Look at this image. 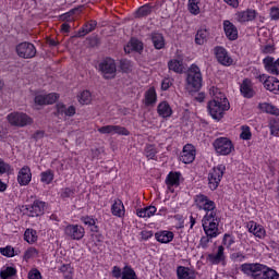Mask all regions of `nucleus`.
Masks as SVG:
<instances>
[{"label": "nucleus", "mask_w": 279, "mask_h": 279, "mask_svg": "<svg viewBox=\"0 0 279 279\" xmlns=\"http://www.w3.org/2000/svg\"><path fill=\"white\" fill-rule=\"evenodd\" d=\"M209 95H211L213 99L207 105L208 112L216 121H221L223 114L230 110V101H228L226 94L217 87H211Z\"/></svg>", "instance_id": "nucleus-1"}, {"label": "nucleus", "mask_w": 279, "mask_h": 279, "mask_svg": "<svg viewBox=\"0 0 279 279\" xmlns=\"http://www.w3.org/2000/svg\"><path fill=\"white\" fill-rule=\"evenodd\" d=\"M194 202L198 210H204L205 215L202 219V225H219L221 218H219V210H217V205L204 194H198L195 196Z\"/></svg>", "instance_id": "nucleus-2"}, {"label": "nucleus", "mask_w": 279, "mask_h": 279, "mask_svg": "<svg viewBox=\"0 0 279 279\" xmlns=\"http://www.w3.org/2000/svg\"><path fill=\"white\" fill-rule=\"evenodd\" d=\"M202 71L199 66L192 64L189 72H187V88L190 90H199L202 88Z\"/></svg>", "instance_id": "nucleus-3"}, {"label": "nucleus", "mask_w": 279, "mask_h": 279, "mask_svg": "<svg viewBox=\"0 0 279 279\" xmlns=\"http://www.w3.org/2000/svg\"><path fill=\"white\" fill-rule=\"evenodd\" d=\"M203 230L206 235L201 238L198 247L202 250H208V245H210L211 239H217L219 236V225H202Z\"/></svg>", "instance_id": "nucleus-4"}, {"label": "nucleus", "mask_w": 279, "mask_h": 279, "mask_svg": "<svg viewBox=\"0 0 279 279\" xmlns=\"http://www.w3.org/2000/svg\"><path fill=\"white\" fill-rule=\"evenodd\" d=\"M223 173H226V166L223 165H218L209 171L208 186L211 191H217L219 182H221V178H223Z\"/></svg>", "instance_id": "nucleus-5"}, {"label": "nucleus", "mask_w": 279, "mask_h": 279, "mask_svg": "<svg viewBox=\"0 0 279 279\" xmlns=\"http://www.w3.org/2000/svg\"><path fill=\"white\" fill-rule=\"evenodd\" d=\"M98 69L105 80L117 77V63L112 59H105L98 64Z\"/></svg>", "instance_id": "nucleus-6"}, {"label": "nucleus", "mask_w": 279, "mask_h": 279, "mask_svg": "<svg viewBox=\"0 0 279 279\" xmlns=\"http://www.w3.org/2000/svg\"><path fill=\"white\" fill-rule=\"evenodd\" d=\"M215 150L220 156H230L234 151V144L228 137H219L214 142Z\"/></svg>", "instance_id": "nucleus-7"}, {"label": "nucleus", "mask_w": 279, "mask_h": 279, "mask_svg": "<svg viewBox=\"0 0 279 279\" xmlns=\"http://www.w3.org/2000/svg\"><path fill=\"white\" fill-rule=\"evenodd\" d=\"M8 121L10 125L15 128H25L26 125H32L34 120L23 112H12L8 116Z\"/></svg>", "instance_id": "nucleus-8"}, {"label": "nucleus", "mask_w": 279, "mask_h": 279, "mask_svg": "<svg viewBox=\"0 0 279 279\" xmlns=\"http://www.w3.org/2000/svg\"><path fill=\"white\" fill-rule=\"evenodd\" d=\"M16 53L20 58H24V60H29L32 58H36V47L32 43H21L16 46Z\"/></svg>", "instance_id": "nucleus-9"}, {"label": "nucleus", "mask_w": 279, "mask_h": 279, "mask_svg": "<svg viewBox=\"0 0 279 279\" xmlns=\"http://www.w3.org/2000/svg\"><path fill=\"white\" fill-rule=\"evenodd\" d=\"M265 267L266 266L262 264H243L241 266V271L246 276H251L253 279H260L265 271Z\"/></svg>", "instance_id": "nucleus-10"}, {"label": "nucleus", "mask_w": 279, "mask_h": 279, "mask_svg": "<svg viewBox=\"0 0 279 279\" xmlns=\"http://www.w3.org/2000/svg\"><path fill=\"white\" fill-rule=\"evenodd\" d=\"M84 233L85 231L80 225H69L64 229V234L70 239H73V241H80L81 239H84Z\"/></svg>", "instance_id": "nucleus-11"}, {"label": "nucleus", "mask_w": 279, "mask_h": 279, "mask_svg": "<svg viewBox=\"0 0 279 279\" xmlns=\"http://www.w3.org/2000/svg\"><path fill=\"white\" fill-rule=\"evenodd\" d=\"M25 210H27L28 217H41L45 215V202L34 201L32 205H26Z\"/></svg>", "instance_id": "nucleus-12"}, {"label": "nucleus", "mask_w": 279, "mask_h": 279, "mask_svg": "<svg viewBox=\"0 0 279 279\" xmlns=\"http://www.w3.org/2000/svg\"><path fill=\"white\" fill-rule=\"evenodd\" d=\"M195 146H193L192 144H186L183 147L182 154L180 156V160L181 162H184V165H191V162H193L195 160Z\"/></svg>", "instance_id": "nucleus-13"}, {"label": "nucleus", "mask_w": 279, "mask_h": 279, "mask_svg": "<svg viewBox=\"0 0 279 279\" xmlns=\"http://www.w3.org/2000/svg\"><path fill=\"white\" fill-rule=\"evenodd\" d=\"M214 51L218 62L223 66H231L232 62H234L223 47L218 46L214 49Z\"/></svg>", "instance_id": "nucleus-14"}, {"label": "nucleus", "mask_w": 279, "mask_h": 279, "mask_svg": "<svg viewBox=\"0 0 279 279\" xmlns=\"http://www.w3.org/2000/svg\"><path fill=\"white\" fill-rule=\"evenodd\" d=\"M32 182V169L24 166L17 173V183L20 186H27Z\"/></svg>", "instance_id": "nucleus-15"}, {"label": "nucleus", "mask_w": 279, "mask_h": 279, "mask_svg": "<svg viewBox=\"0 0 279 279\" xmlns=\"http://www.w3.org/2000/svg\"><path fill=\"white\" fill-rule=\"evenodd\" d=\"M222 25L225 34L229 40H236V38H239V29L232 22L225 20Z\"/></svg>", "instance_id": "nucleus-16"}, {"label": "nucleus", "mask_w": 279, "mask_h": 279, "mask_svg": "<svg viewBox=\"0 0 279 279\" xmlns=\"http://www.w3.org/2000/svg\"><path fill=\"white\" fill-rule=\"evenodd\" d=\"M240 90L243 97H246L247 99H251V97H254V95H256V92H254V85L252 84V81L250 78H245L242 82Z\"/></svg>", "instance_id": "nucleus-17"}, {"label": "nucleus", "mask_w": 279, "mask_h": 279, "mask_svg": "<svg viewBox=\"0 0 279 279\" xmlns=\"http://www.w3.org/2000/svg\"><path fill=\"white\" fill-rule=\"evenodd\" d=\"M255 19L256 11L254 10L240 11L235 13V21H238V23H247L250 21H254Z\"/></svg>", "instance_id": "nucleus-18"}, {"label": "nucleus", "mask_w": 279, "mask_h": 279, "mask_svg": "<svg viewBox=\"0 0 279 279\" xmlns=\"http://www.w3.org/2000/svg\"><path fill=\"white\" fill-rule=\"evenodd\" d=\"M223 245L218 246V251L216 254H208L207 260L211 263V265H219V263H222V260H226V254Z\"/></svg>", "instance_id": "nucleus-19"}, {"label": "nucleus", "mask_w": 279, "mask_h": 279, "mask_svg": "<svg viewBox=\"0 0 279 279\" xmlns=\"http://www.w3.org/2000/svg\"><path fill=\"white\" fill-rule=\"evenodd\" d=\"M248 231L254 234V236H257V239H265V235L267 234L265 231V228L254 221H250L247 223Z\"/></svg>", "instance_id": "nucleus-20"}, {"label": "nucleus", "mask_w": 279, "mask_h": 279, "mask_svg": "<svg viewBox=\"0 0 279 279\" xmlns=\"http://www.w3.org/2000/svg\"><path fill=\"white\" fill-rule=\"evenodd\" d=\"M177 277L178 279H195L196 274H195V270L189 267L179 266L177 268Z\"/></svg>", "instance_id": "nucleus-21"}, {"label": "nucleus", "mask_w": 279, "mask_h": 279, "mask_svg": "<svg viewBox=\"0 0 279 279\" xmlns=\"http://www.w3.org/2000/svg\"><path fill=\"white\" fill-rule=\"evenodd\" d=\"M144 104L145 106H156L158 101V95L156 94V88L150 87L144 94Z\"/></svg>", "instance_id": "nucleus-22"}, {"label": "nucleus", "mask_w": 279, "mask_h": 279, "mask_svg": "<svg viewBox=\"0 0 279 279\" xmlns=\"http://www.w3.org/2000/svg\"><path fill=\"white\" fill-rule=\"evenodd\" d=\"M264 87L266 90H270V93H275V95H279V81L275 77H268L264 82Z\"/></svg>", "instance_id": "nucleus-23"}, {"label": "nucleus", "mask_w": 279, "mask_h": 279, "mask_svg": "<svg viewBox=\"0 0 279 279\" xmlns=\"http://www.w3.org/2000/svg\"><path fill=\"white\" fill-rule=\"evenodd\" d=\"M157 112L159 117H162L163 119H167V117H171L173 114V110H171V106H169V102L162 101L157 107Z\"/></svg>", "instance_id": "nucleus-24"}, {"label": "nucleus", "mask_w": 279, "mask_h": 279, "mask_svg": "<svg viewBox=\"0 0 279 279\" xmlns=\"http://www.w3.org/2000/svg\"><path fill=\"white\" fill-rule=\"evenodd\" d=\"M97 27V21H89L87 22L78 32L77 36L78 38H84L87 34H90V32H95V28Z\"/></svg>", "instance_id": "nucleus-25"}, {"label": "nucleus", "mask_w": 279, "mask_h": 279, "mask_svg": "<svg viewBox=\"0 0 279 279\" xmlns=\"http://www.w3.org/2000/svg\"><path fill=\"white\" fill-rule=\"evenodd\" d=\"M111 213L114 217H123L125 215V206H123V202L121 199L114 201Z\"/></svg>", "instance_id": "nucleus-26"}, {"label": "nucleus", "mask_w": 279, "mask_h": 279, "mask_svg": "<svg viewBox=\"0 0 279 279\" xmlns=\"http://www.w3.org/2000/svg\"><path fill=\"white\" fill-rule=\"evenodd\" d=\"M258 108L260 109L262 112H267V114H275V117H279L278 107L271 104L262 102L258 105Z\"/></svg>", "instance_id": "nucleus-27"}, {"label": "nucleus", "mask_w": 279, "mask_h": 279, "mask_svg": "<svg viewBox=\"0 0 279 279\" xmlns=\"http://www.w3.org/2000/svg\"><path fill=\"white\" fill-rule=\"evenodd\" d=\"M155 236L159 243H171L173 241V232L171 231H161L156 233Z\"/></svg>", "instance_id": "nucleus-28"}, {"label": "nucleus", "mask_w": 279, "mask_h": 279, "mask_svg": "<svg viewBox=\"0 0 279 279\" xmlns=\"http://www.w3.org/2000/svg\"><path fill=\"white\" fill-rule=\"evenodd\" d=\"M167 186L171 190V186H180V173L170 172L166 180Z\"/></svg>", "instance_id": "nucleus-29"}, {"label": "nucleus", "mask_w": 279, "mask_h": 279, "mask_svg": "<svg viewBox=\"0 0 279 279\" xmlns=\"http://www.w3.org/2000/svg\"><path fill=\"white\" fill-rule=\"evenodd\" d=\"M136 215L143 219L154 217V215H156V207L148 206L142 209H137Z\"/></svg>", "instance_id": "nucleus-30"}, {"label": "nucleus", "mask_w": 279, "mask_h": 279, "mask_svg": "<svg viewBox=\"0 0 279 279\" xmlns=\"http://www.w3.org/2000/svg\"><path fill=\"white\" fill-rule=\"evenodd\" d=\"M77 100L81 106H88L93 101V94L89 90H83L77 95Z\"/></svg>", "instance_id": "nucleus-31"}, {"label": "nucleus", "mask_w": 279, "mask_h": 279, "mask_svg": "<svg viewBox=\"0 0 279 279\" xmlns=\"http://www.w3.org/2000/svg\"><path fill=\"white\" fill-rule=\"evenodd\" d=\"M153 45L155 49H163L165 48V37L160 33H155L151 36Z\"/></svg>", "instance_id": "nucleus-32"}, {"label": "nucleus", "mask_w": 279, "mask_h": 279, "mask_svg": "<svg viewBox=\"0 0 279 279\" xmlns=\"http://www.w3.org/2000/svg\"><path fill=\"white\" fill-rule=\"evenodd\" d=\"M168 69L173 71L174 73H183L184 66L182 65V61L172 59L168 63Z\"/></svg>", "instance_id": "nucleus-33"}, {"label": "nucleus", "mask_w": 279, "mask_h": 279, "mask_svg": "<svg viewBox=\"0 0 279 279\" xmlns=\"http://www.w3.org/2000/svg\"><path fill=\"white\" fill-rule=\"evenodd\" d=\"M24 241L31 244L36 243L38 241V232L34 229H26L24 232Z\"/></svg>", "instance_id": "nucleus-34"}, {"label": "nucleus", "mask_w": 279, "mask_h": 279, "mask_svg": "<svg viewBox=\"0 0 279 279\" xmlns=\"http://www.w3.org/2000/svg\"><path fill=\"white\" fill-rule=\"evenodd\" d=\"M54 173L53 170L48 169L40 173V182L44 184H51L53 182Z\"/></svg>", "instance_id": "nucleus-35"}, {"label": "nucleus", "mask_w": 279, "mask_h": 279, "mask_svg": "<svg viewBox=\"0 0 279 279\" xmlns=\"http://www.w3.org/2000/svg\"><path fill=\"white\" fill-rule=\"evenodd\" d=\"M208 40V31L207 29H199L195 36L196 45H204Z\"/></svg>", "instance_id": "nucleus-36"}, {"label": "nucleus", "mask_w": 279, "mask_h": 279, "mask_svg": "<svg viewBox=\"0 0 279 279\" xmlns=\"http://www.w3.org/2000/svg\"><path fill=\"white\" fill-rule=\"evenodd\" d=\"M260 279H279V274L278 271L266 266Z\"/></svg>", "instance_id": "nucleus-37"}, {"label": "nucleus", "mask_w": 279, "mask_h": 279, "mask_svg": "<svg viewBox=\"0 0 279 279\" xmlns=\"http://www.w3.org/2000/svg\"><path fill=\"white\" fill-rule=\"evenodd\" d=\"M149 14H151V8L149 7V4H145L143 7H141L136 12H135V16L137 19H141L143 16H149Z\"/></svg>", "instance_id": "nucleus-38"}, {"label": "nucleus", "mask_w": 279, "mask_h": 279, "mask_svg": "<svg viewBox=\"0 0 279 279\" xmlns=\"http://www.w3.org/2000/svg\"><path fill=\"white\" fill-rule=\"evenodd\" d=\"M81 221H83L85 226H89L92 228V232H98L99 228L95 226L96 222L93 219V217H89V216L82 217Z\"/></svg>", "instance_id": "nucleus-39"}, {"label": "nucleus", "mask_w": 279, "mask_h": 279, "mask_svg": "<svg viewBox=\"0 0 279 279\" xmlns=\"http://www.w3.org/2000/svg\"><path fill=\"white\" fill-rule=\"evenodd\" d=\"M158 154V150H156V146L154 145H147L145 148V156L148 158V160H154L156 158V155Z\"/></svg>", "instance_id": "nucleus-40"}, {"label": "nucleus", "mask_w": 279, "mask_h": 279, "mask_svg": "<svg viewBox=\"0 0 279 279\" xmlns=\"http://www.w3.org/2000/svg\"><path fill=\"white\" fill-rule=\"evenodd\" d=\"M270 134L278 136L279 134V119H270L269 121Z\"/></svg>", "instance_id": "nucleus-41"}, {"label": "nucleus", "mask_w": 279, "mask_h": 279, "mask_svg": "<svg viewBox=\"0 0 279 279\" xmlns=\"http://www.w3.org/2000/svg\"><path fill=\"white\" fill-rule=\"evenodd\" d=\"M16 276V269L14 267H7L4 270L0 271V278L8 279Z\"/></svg>", "instance_id": "nucleus-42"}, {"label": "nucleus", "mask_w": 279, "mask_h": 279, "mask_svg": "<svg viewBox=\"0 0 279 279\" xmlns=\"http://www.w3.org/2000/svg\"><path fill=\"white\" fill-rule=\"evenodd\" d=\"M189 11L191 12V14H199V0H190Z\"/></svg>", "instance_id": "nucleus-43"}, {"label": "nucleus", "mask_w": 279, "mask_h": 279, "mask_svg": "<svg viewBox=\"0 0 279 279\" xmlns=\"http://www.w3.org/2000/svg\"><path fill=\"white\" fill-rule=\"evenodd\" d=\"M12 171H13L12 166H10V163L3 161L0 158V175H3V173H10Z\"/></svg>", "instance_id": "nucleus-44"}, {"label": "nucleus", "mask_w": 279, "mask_h": 279, "mask_svg": "<svg viewBox=\"0 0 279 279\" xmlns=\"http://www.w3.org/2000/svg\"><path fill=\"white\" fill-rule=\"evenodd\" d=\"M0 254H2V256H8L9 258H12V256H14V247L12 246L1 247Z\"/></svg>", "instance_id": "nucleus-45"}, {"label": "nucleus", "mask_w": 279, "mask_h": 279, "mask_svg": "<svg viewBox=\"0 0 279 279\" xmlns=\"http://www.w3.org/2000/svg\"><path fill=\"white\" fill-rule=\"evenodd\" d=\"M242 141H250L252 138V132L250 131V126H243L242 133L240 134Z\"/></svg>", "instance_id": "nucleus-46"}, {"label": "nucleus", "mask_w": 279, "mask_h": 279, "mask_svg": "<svg viewBox=\"0 0 279 279\" xmlns=\"http://www.w3.org/2000/svg\"><path fill=\"white\" fill-rule=\"evenodd\" d=\"M60 96H58V94L56 93H51L46 95V106L51 105V104H56V101H58V98Z\"/></svg>", "instance_id": "nucleus-47"}, {"label": "nucleus", "mask_w": 279, "mask_h": 279, "mask_svg": "<svg viewBox=\"0 0 279 279\" xmlns=\"http://www.w3.org/2000/svg\"><path fill=\"white\" fill-rule=\"evenodd\" d=\"M222 243L226 245V247H232V245H234V238H232L230 234H225Z\"/></svg>", "instance_id": "nucleus-48"}, {"label": "nucleus", "mask_w": 279, "mask_h": 279, "mask_svg": "<svg viewBox=\"0 0 279 279\" xmlns=\"http://www.w3.org/2000/svg\"><path fill=\"white\" fill-rule=\"evenodd\" d=\"M34 256H38V251L34 247H29L24 254V258L26 260H29V258H34Z\"/></svg>", "instance_id": "nucleus-49"}, {"label": "nucleus", "mask_w": 279, "mask_h": 279, "mask_svg": "<svg viewBox=\"0 0 279 279\" xmlns=\"http://www.w3.org/2000/svg\"><path fill=\"white\" fill-rule=\"evenodd\" d=\"M131 47L134 51H143V43H141L138 39H132Z\"/></svg>", "instance_id": "nucleus-50"}, {"label": "nucleus", "mask_w": 279, "mask_h": 279, "mask_svg": "<svg viewBox=\"0 0 279 279\" xmlns=\"http://www.w3.org/2000/svg\"><path fill=\"white\" fill-rule=\"evenodd\" d=\"M74 194H75V191L72 190V189H70V187H65V189H63V190L61 191V197H62L63 199H66V198H69V197H72V195H74Z\"/></svg>", "instance_id": "nucleus-51"}, {"label": "nucleus", "mask_w": 279, "mask_h": 279, "mask_svg": "<svg viewBox=\"0 0 279 279\" xmlns=\"http://www.w3.org/2000/svg\"><path fill=\"white\" fill-rule=\"evenodd\" d=\"M28 279H43V275L38 269H32L28 272Z\"/></svg>", "instance_id": "nucleus-52"}, {"label": "nucleus", "mask_w": 279, "mask_h": 279, "mask_svg": "<svg viewBox=\"0 0 279 279\" xmlns=\"http://www.w3.org/2000/svg\"><path fill=\"white\" fill-rule=\"evenodd\" d=\"M171 86H173V78H163V81L161 83V88L163 90H169V88H171Z\"/></svg>", "instance_id": "nucleus-53"}, {"label": "nucleus", "mask_w": 279, "mask_h": 279, "mask_svg": "<svg viewBox=\"0 0 279 279\" xmlns=\"http://www.w3.org/2000/svg\"><path fill=\"white\" fill-rule=\"evenodd\" d=\"M116 134H119L120 136H130L129 130L121 125H117Z\"/></svg>", "instance_id": "nucleus-54"}, {"label": "nucleus", "mask_w": 279, "mask_h": 279, "mask_svg": "<svg viewBox=\"0 0 279 279\" xmlns=\"http://www.w3.org/2000/svg\"><path fill=\"white\" fill-rule=\"evenodd\" d=\"M35 104H37V106H47L46 95H37L35 97Z\"/></svg>", "instance_id": "nucleus-55"}, {"label": "nucleus", "mask_w": 279, "mask_h": 279, "mask_svg": "<svg viewBox=\"0 0 279 279\" xmlns=\"http://www.w3.org/2000/svg\"><path fill=\"white\" fill-rule=\"evenodd\" d=\"M232 260H234V263H242L245 259V255H243V253L238 252V253H233L231 255Z\"/></svg>", "instance_id": "nucleus-56"}, {"label": "nucleus", "mask_w": 279, "mask_h": 279, "mask_svg": "<svg viewBox=\"0 0 279 279\" xmlns=\"http://www.w3.org/2000/svg\"><path fill=\"white\" fill-rule=\"evenodd\" d=\"M270 19L271 21H279V8L272 7L270 9Z\"/></svg>", "instance_id": "nucleus-57"}, {"label": "nucleus", "mask_w": 279, "mask_h": 279, "mask_svg": "<svg viewBox=\"0 0 279 279\" xmlns=\"http://www.w3.org/2000/svg\"><path fill=\"white\" fill-rule=\"evenodd\" d=\"M100 134H112V125H105L98 129Z\"/></svg>", "instance_id": "nucleus-58"}, {"label": "nucleus", "mask_w": 279, "mask_h": 279, "mask_svg": "<svg viewBox=\"0 0 279 279\" xmlns=\"http://www.w3.org/2000/svg\"><path fill=\"white\" fill-rule=\"evenodd\" d=\"M60 271L62 274H73V268L71 267L70 264H63L61 267H60Z\"/></svg>", "instance_id": "nucleus-59"}, {"label": "nucleus", "mask_w": 279, "mask_h": 279, "mask_svg": "<svg viewBox=\"0 0 279 279\" xmlns=\"http://www.w3.org/2000/svg\"><path fill=\"white\" fill-rule=\"evenodd\" d=\"M66 113V106L63 104H58L57 105V114H65Z\"/></svg>", "instance_id": "nucleus-60"}, {"label": "nucleus", "mask_w": 279, "mask_h": 279, "mask_svg": "<svg viewBox=\"0 0 279 279\" xmlns=\"http://www.w3.org/2000/svg\"><path fill=\"white\" fill-rule=\"evenodd\" d=\"M121 268H119L118 266H114L112 269V276L113 278H121Z\"/></svg>", "instance_id": "nucleus-61"}, {"label": "nucleus", "mask_w": 279, "mask_h": 279, "mask_svg": "<svg viewBox=\"0 0 279 279\" xmlns=\"http://www.w3.org/2000/svg\"><path fill=\"white\" fill-rule=\"evenodd\" d=\"M73 116H75V108L73 106L65 108V117H73Z\"/></svg>", "instance_id": "nucleus-62"}, {"label": "nucleus", "mask_w": 279, "mask_h": 279, "mask_svg": "<svg viewBox=\"0 0 279 279\" xmlns=\"http://www.w3.org/2000/svg\"><path fill=\"white\" fill-rule=\"evenodd\" d=\"M227 5L231 8H239V0H223Z\"/></svg>", "instance_id": "nucleus-63"}, {"label": "nucleus", "mask_w": 279, "mask_h": 279, "mask_svg": "<svg viewBox=\"0 0 279 279\" xmlns=\"http://www.w3.org/2000/svg\"><path fill=\"white\" fill-rule=\"evenodd\" d=\"M154 236V233L151 231H142V239L144 241H147V239H151Z\"/></svg>", "instance_id": "nucleus-64"}]
</instances>
